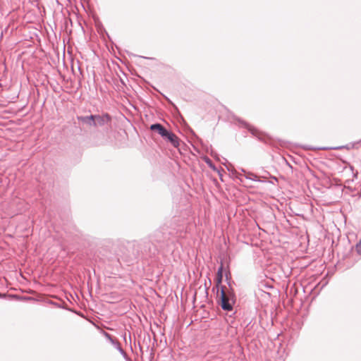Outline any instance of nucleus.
Returning a JSON list of instances; mask_svg holds the SVG:
<instances>
[{
	"instance_id": "f257e3e1",
	"label": "nucleus",
	"mask_w": 361,
	"mask_h": 361,
	"mask_svg": "<svg viewBox=\"0 0 361 361\" xmlns=\"http://www.w3.org/2000/svg\"><path fill=\"white\" fill-rule=\"evenodd\" d=\"M221 306L223 310L231 311L235 302L234 295L230 291H226L224 288L221 290Z\"/></svg>"
},
{
	"instance_id": "f03ea898",
	"label": "nucleus",
	"mask_w": 361,
	"mask_h": 361,
	"mask_svg": "<svg viewBox=\"0 0 361 361\" xmlns=\"http://www.w3.org/2000/svg\"><path fill=\"white\" fill-rule=\"evenodd\" d=\"M111 118L109 115H94V127L97 126H103L106 124H108L110 121Z\"/></svg>"
},
{
	"instance_id": "7ed1b4c3",
	"label": "nucleus",
	"mask_w": 361,
	"mask_h": 361,
	"mask_svg": "<svg viewBox=\"0 0 361 361\" xmlns=\"http://www.w3.org/2000/svg\"><path fill=\"white\" fill-rule=\"evenodd\" d=\"M150 129L153 131H157L163 137H164L169 132L166 128H164L161 124L159 123L152 125Z\"/></svg>"
},
{
	"instance_id": "20e7f679",
	"label": "nucleus",
	"mask_w": 361,
	"mask_h": 361,
	"mask_svg": "<svg viewBox=\"0 0 361 361\" xmlns=\"http://www.w3.org/2000/svg\"><path fill=\"white\" fill-rule=\"evenodd\" d=\"M78 120L90 126H95L94 123V115H91L89 116H80L78 117Z\"/></svg>"
},
{
	"instance_id": "39448f33",
	"label": "nucleus",
	"mask_w": 361,
	"mask_h": 361,
	"mask_svg": "<svg viewBox=\"0 0 361 361\" xmlns=\"http://www.w3.org/2000/svg\"><path fill=\"white\" fill-rule=\"evenodd\" d=\"M164 138L167 139L176 147L179 145V140L178 137L169 131Z\"/></svg>"
},
{
	"instance_id": "423d86ee",
	"label": "nucleus",
	"mask_w": 361,
	"mask_h": 361,
	"mask_svg": "<svg viewBox=\"0 0 361 361\" xmlns=\"http://www.w3.org/2000/svg\"><path fill=\"white\" fill-rule=\"evenodd\" d=\"M223 279V266L221 265L219 269L217 271L216 275V286H218L219 284L221 283Z\"/></svg>"
},
{
	"instance_id": "0eeeda50",
	"label": "nucleus",
	"mask_w": 361,
	"mask_h": 361,
	"mask_svg": "<svg viewBox=\"0 0 361 361\" xmlns=\"http://www.w3.org/2000/svg\"><path fill=\"white\" fill-rule=\"evenodd\" d=\"M105 336L112 343V344L116 348H118L120 351L123 352V350L121 349V348L120 347V344L118 343V342L117 341H115L111 337V336L107 334V333H105Z\"/></svg>"
},
{
	"instance_id": "6e6552de",
	"label": "nucleus",
	"mask_w": 361,
	"mask_h": 361,
	"mask_svg": "<svg viewBox=\"0 0 361 361\" xmlns=\"http://www.w3.org/2000/svg\"><path fill=\"white\" fill-rule=\"evenodd\" d=\"M356 250H357V252L361 255V240H360V242L357 244L356 245Z\"/></svg>"
}]
</instances>
